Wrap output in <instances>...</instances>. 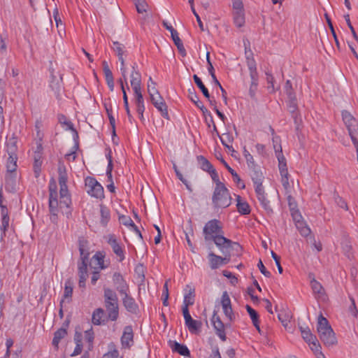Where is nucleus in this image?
Returning a JSON list of instances; mask_svg holds the SVG:
<instances>
[{"label": "nucleus", "instance_id": "obj_1", "mask_svg": "<svg viewBox=\"0 0 358 358\" xmlns=\"http://www.w3.org/2000/svg\"><path fill=\"white\" fill-rule=\"evenodd\" d=\"M215 187L212 196V203L215 209L226 208L231 203L230 193L224 185Z\"/></svg>", "mask_w": 358, "mask_h": 358}, {"label": "nucleus", "instance_id": "obj_2", "mask_svg": "<svg viewBox=\"0 0 358 358\" xmlns=\"http://www.w3.org/2000/svg\"><path fill=\"white\" fill-rule=\"evenodd\" d=\"M149 81L153 85L152 87H151V85H148V94L152 103L161 113L162 115L164 118L169 119L167 106L163 97L160 95L159 91L156 88L157 83L151 77L149 78Z\"/></svg>", "mask_w": 358, "mask_h": 358}, {"label": "nucleus", "instance_id": "obj_3", "mask_svg": "<svg viewBox=\"0 0 358 358\" xmlns=\"http://www.w3.org/2000/svg\"><path fill=\"white\" fill-rule=\"evenodd\" d=\"M203 234L206 242H212L215 236L224 234L220 221L216 219L209 220L203 229Z\"/></svg>", "mask_w": 358, "mask_h": 358}, {"label": "nucleus", "instance_id": "obj_4", "mask_svg": "<svg viewBox=\"0 0 358 358\" xmlns=\"http://www.w3.org/2000/svg\"><path fill=\"white\" fill-rule=\"evenodd\" d=\"M85 184L89 195L100 200L104 198L103 187L94 178L87 176L85 180Z\"/></svg>", "mask_w": 358, "mask_h": 358}, {"label": "nucleus", "instance_id": "obj_5", "mask_svg": "<svg viewBox=\"0 0 358 358\" xmlns=\"http://www.w3.org/2000/svg\"><path fill=\"white\" fill-rule=\"evenodd\" d=\"M221 305L225 316L232 322L235 320V314L233 311L231 299L227 291L222 293L221 298Z\"/></svg>", "mask_w": 358, "mask_h": 358}, {"label": "nucleus", "instance_id": "obj_6", "mask_svg": "<svg viewBox=\"0 0 358 358\" xmlns=\"http://www.w3.org/2000/svg\"><path fill=\"white\" fill-rule=\"evenodd\" d=\"M120 340L123 348L129 349L133 345L134 331L131 325L126 326L124 328L123 334Z\"/></svg>", "mask_w": 358, "mask_h": 358}, {"label": "nucleus", "instance_id": "obj_7", "mask_svg": "<svg viewBox=\"0 0 358 358\" xmlns=\"http://www.w3.org/2000/svg\"><path fill=\"white\" fill-rule=\"evenodd\" d=\"M113 282L115 289L120 294H125V292H128L129 285L120 273H114L113 275Z\"/></svg>", "mask_w": 358, "mask_h": 358}, {"label": "nucleus", "instance_id": "obj_8", "mask_svg": "<svg viewBox=\"0 0 358 358\" xmlns=\"http://www.w3.org/2000/svg\"><path fill=\"white\" fill-rule=\"evenodd\" d=\"M212 323L215 329L216 334L220 337L222 341H225L227 339L226 334L224 331V324L220 320V317L217 315L216 312L214 311L212 317Z\"/></svg>", "mask_w": 358, "mask_h": 358}, {"label": "nucleus", "instance_id": "obj_9", "mask_svg": "<svg viewBox=\"0 0 358 358\" xmlns=\"http://www.w3.org/2000/svg\"><path fill=\"white\" fill-rule=\"evenodd\" d=\"M321 341L327 346H333L337 343V339L335 336L332 328L327 329V331H323L318 333Z\"/></svg>", "mask_w": 358, "mask_h": 358}, {"label": "nucleus", "instance_id": "obj_10", "mask_svg": "<svg viewBox=\"0 0 358 358\" xmlns=\"http://www.w3.org/2000/svg\"><path fill=\"white\" fill-rule=\"evenodd\" d=\"M223 234H220L219 235L215 236L213 239H212V241L215 243L216 246L219 248L223 254H225L229 249L231 241L225 238Z\"/></svg>", "mask_w": 358, "mask_h": 358}, {"label": "nucleus", "instance_id": "obj_11", "mask_svg": "<svg viewBox=\"0 0 358 358\" xmlns=\"http://www.w3.org/2000/svg\"><path fill=\"white\" fill-rule=\"evenodd\" d=\"M17 185V172L6 171L5 174V189L9 192H15Z\"/></svg>", "mask_w": 358, "mask_h": 358}, {"label": "nucleus", "instance_id": "obj_12", "mask_svg": "<svg viewBox=\"0 0 358 358\" xmlns=\"http://www.w3.org/2000/svg\"><path fill=\"white\" fill-rule=\"evenodd\" d=\"M122 295L124 296L122 298V303L126 310L132 314H136L138 311V306L136 303L135 299L129 295L127 292H125V294Z\"/></svg>", "mask_w": 358, "mask_h": 358}, {"label": "nucleus", "instance_id": "obj_13", "mask_svg": "<svg viewBox=\"0 0 358 358\" xmlns=\"http://www.w3.org/2000/svg\"><path fill=\"white\" fill-rule=\"evenodd\" d=\"M108 243L111 246L113 252L119 257V262H122L125 257L124 252L115 237L114 236H110Z\"/></svg>", "mask_w": 358, "mask_h": 358}, {"label": "nucleus", "instance_id": "obj_14", "mask_svg": "<svg viewBox=\"0 0 358 358\" xmlns=\"http://www.w3.org/2000/svg\"><path fill=\"white\" fill-rule=\"evenodd\" d=\"M104 306L108 313V318L111 321H116L119 317V304L118 303H106Z\"/></svg>", "mask_w": 358, "mask_h": 358}, {"label": "nucleus", "instance_id": "obj_15", "mask_svg": "<svg viewBox=\"0 0 358 358\" xmlns=\"http://www.w3.org/2000/svg\"><path fill=\"white\" fill-rule=\"evenodd\" d=\"M136 67L137 64L136 63H134L132 66L133 71L130 76V83L133 90L141 89V75L138 71L136 70Z\"/></svg>", "mask_w": 358, "mask_h": 358}, {"label": "nucleus", "instance_id": "obj_16", "mask_svg": "<svg viewBox=\"0 0 358 358\" xmlns=\"http://www.w3.org/2000/svg\"><path fill=\"white\" fill-rule=\"evenodd\" d=\"M91 264H94L92 268L95 270H102L108 267V266L104 264V255L101 252H96L91 259Z\"/></svg>", "mask_w": 358, "mask_h": 358}, {"label": "nucleus", "instance_id": "obj_17", "mask_svg": "<svg viewBox=\"0 0 358 358\" xmlns=\"http://www.w3.org/2000/svg\"><path fill=\"white\" fill-rule=\"evenodd\" d=\"M169 344L173 352H176L180 355L190 356V352L186 345L171 341H169Z\"/></svg>", "mask_w": 358, "mask_h": 358}, {"label": "nucleus", "instance_id": "obj_18", "mask_svg": "<svg viewBox=\"0 0 358 358\" xmlns=\"http://www.w3.org/2000/svg\"><path fill=\"white\" fill-rule=\"evenodd\" d=\"M79 252L81 262H88L90 252L87 249V241L85 239L79 240Z\"/></svg>", "mask_w": 358, "mask_h": 358}, {"label": "nucleus", "instance_id": "obj_19", "mask_svg": "<svg viewBox=\"0 0 358 358\" xmlns=\"http://www.w3.org/2000/svg\"><path fill=\"white\" fill-rule=\"evenodd\" d=\"M2 189L0 188V207L1 214V222H3L4 227H8L9 225V215L8 210L6 206L2 203Z\"/></svg>", "mask_w": 358, "mask_h": 358}, {"label": "nucleus", "instance_id": "obj_20", "mask_svg": "<svg viewBox=\"0 0 358 358\" xmlns=\"http://www.w3.org/2000/svg\"><path fill=\"white\" fill-rule=\"evenodd\" d=\"M105 312L103 308H99L94 310L92 317V322L94 325H101L104 324L105 320L103 319Z\"/></svg>", "mask_w": 358, "mask_h": 358}, {"label": "nucleus", "instance_id": "obj_21", "mask_svg": "<svg viewBox=\"0 0 358 358\" xmlns=\"http://www.w3.org/2000/svg\"><path fill=\"white\" fill-rule=\"evenodd\" d=\"M237 201V210L241 215H248L250 213V207L249 204L245 201H243L241 196H236Z\"/></svg>", "mask_w": 358, "mask_h": 358}, {"label": "nucleus", "instance_id": "obj_22", "mask_svg": "<svg viewBox=\"0 0 358 358\" xmlns=\"http://www.w3.org/2000/svg\"><path fill=\"white\" fill-rule=\"evenodd\" d=\"M100 223L103 227H106L110 219V210L103 204L100 205Z\"/></svg>", "mask_w": 358, "mask_h": 358}, {"label": "nucleus", "instance_id": "obj_23", "mask_svg": "<svg viewBox=\"0 0 358 358\" xmlns=\"http://www.w3.org/2000/svg\"><path fill=\"white\" fill-rule=\"evenodd\" d=\"M278 154L276 156L278 160V167L280 170V175H289L288 170L287 168L286 159L282 155V152L280 149L278 150Z\"/></svg>", "mask_w": 358, "mask_h": 358}, {"label": "nucleus", "instance_id": "obj_24", "mask_svg": "<svg viewBox=\"0 0 358 358\" xmlns=\"http://www.w3.org/2000/svg\"><path fill=\"white\" fill-rule=\"evenodd\" d=\"M311 288L316 298H323L325 295V290L322 285L316 280L313 279L310 282Z\"/></svg>", "mask_w": 358, "mask_h": 358}, {"label": "nucleus", "instance_id": "obj_25", "mask_svg": "<svg viewBox=\"0 0 358 358\" xmlns=\"http://www.w3.org/2000/svg\"><path fill=\"white\" fill-rule=\"evenodd\" d=\"M104 303H118V297L115 291L110 288L103 289Z\"/></svg>", "mask_w": 358, "mask_h": 358}, {"label": "nucleus", "instance_id": "obj_26", "mask_svg": "<svg viewBox=\"0 0 358 358\" xmlns=\"http://www.w3.org/2000/svg\"><path fill=\"white\" fill-rule=\"evenodd\" d=\"M104 106L106 110V113L108 115V117L109 119L110 124L112 127V132H113V141H115V137H116V132H115V120L112 114V106L110 103H104Z\"/></svg>", "mask_w": 358, "mask_h": 358}, {"label": "nucleus", "instance_id": "obj_27", "mask_svg": "<svg viewBox=\"0 0 358 358\" xmlns=\"http://www.w3.org/2000/svg\"><path fill=\"white\" fill-rule=\"evenodd\" d=\"M185 325L188 328V330L192 334H196L199 331L201 328L202 323L200 321L195 320L192 317L185 322Z\"/></svg>", "mask_w": 358, "mask_h": 358}, {"label": "nucleus", "instance_id": "obj_28", "mask_svg": "<svg viewBox=\"0 0 358 358\" xmlns=\"http://www.w3.org/2000/svg\"><path fill=\"white\" fill-rule=\"evenodd\" d=\"M219 138H220L222 145L225 148H227L229 151L236 152V150L230 145L234 141V138L230 133H224L222 136H220Z\"/></svg>", "mask_w": 358, "mask_h": 358}, {"label": "nucleus", "instance_id": "obj_29", "mask_svg": "<svg viewBox=\"0 0 358 358\" xmlns=\"http://www.w3.org/2000/svg\"><path fill=\"white\" fill-rule=\"evenodd\" d=\"M342 117L344 123L345 124L349 134L351 135L352 127L354 126V124L355 123V119L353 117V116L348 111H343L342 113Z\"/></svg>", "mask_w": 358, "mask_h": 358}, {"label": "nucleus", "instance_id": "obj_30", "mask_svg": "<svg viewBox=\"0 0 358 358\" xmlns=\"http://www.w3.org/2000/svg\"><path fill=\"white\" fill-rule=\"evenodd\" d=\"M299 329L302 338L308 345H311V343L317 340L316 336L311 333L308 327L303 328L300 327Z\"/></svg>", "mask_w": 358, "mask_h": 358}, {"label": "nucleus", "instance_id": "obj_31", "mask_svg": "<svg viewBox=\"0 0 358 358\" xmlns=\"http://www.w3.org/2000/svg\"><path fill=\"white\" fill-rule=\"evenodd\" d=\"M171 38L174 42V44L176 45L178 52L180 54L182 57H185L187 55V52L185 50V48L183 45V43L182 41L180 40V37L178 36V31H174V34H173V36H171Z\"/></svg>", "mask_w": 358, "mask_h": 358}, {"label": "nucleus", "instance_id": "obj_32", "mask_svg": "<svg viewBox=\"0 0 358 358\" xmlns=\"http://www.w3.org/2000/svg\"><path fill=\"white\" fill-rule=\"evenodd\" d=\"M58 181L59 186L67 185L68 176L66 173V166L64 164H59L58 166Z\"/></svg>", "mask_w": 358, "mask_h": 358}, {"label": "nucleus", "instance_id": "obj_33", "mask_svg": "<svg viewBox=\"0 0 358 358\" xmlns=\"http://www.w3.org/2000/svg\"><path fill=\"white\" fill-rule=\"evenodd\" d=\"M234 22L238 27H241L245 24L244 10H234L233 13Z\"/></svg>", "mask_w": 358, "mask_h": 358}, {"label": "nucleus", "instance_id": "obj_34", "mask_svg": "<svg viewBox=\"0 0 358 358\" xmlns=\"http://www.w3.org/2000/svg\"><path fill=\"white\" fill-rule=\"evenodd\" d=\"M197 161L200 168L204 171L209 173L214 169L211 163L202 155L197 156Z\"/></svg>", "mask_w": 358, "mask_h": 358}, {"label": "nucleus", "instance_id": "obj_35", "mask_svg": "<svg viewBox=\"0 0 358 358\" xmlns=\"http://www.w3.org/2000/svg\"><path fill=\"white\" fill-rule=\"evenodd\" d=\"M208 257L211 269H217L221 266L220 256L211 252L208 254Z\"/></svg>", "mask_w": 358, "mask_h": 358}, {"label": "nucleus", "instance_id": "obj_36", "mask_svg": "<svg viewBox=\"0 0 358 358\" xmlns=\"http://www.w3.org/2000/svg\"><path fill=\"white\" fill-rule=\"evenodd\" d=\"M250 171L251 178L254 184L263 182L264 177L259 166L255 167V169H250Z\"/></svg>", "mask_w": 358, "mask_h": 358}, {"label": "nucleus", "instance_id": "obj_37", "mask_svg": "<svg viewBox=\"0 0 358 358\" xmlns=\"http://www.w3.org/2000/svg\"><path fill=\"white\" fill-rule=\"evenodd\" d=\"M8 158L6 164V171L8 172H17V155H8Z\"/></svg>", "mask_w": 358, "mask_h": 358}, {"label": "nucleus", "instance_id": "obj_38", "mask_svg": "<svg viewBox=\"0 0 358 358\" xmlns=\"http://www.w3.org/2000/svg\"><path fill=\"white\" fill-rule=\"evenodd\" d=\"M67 334V331L64 328H60L57 331H56L54 334V338L52 339V345L58 348V345L60 341L66 336Z\"/></svg>", "mask_w": 358, "mask_h": 358}, {"label": "nucleus", "instance_id": "obj_39", "mask_svg": "<svg viewBox=\"0 0 358 358\" xmlns=\"http://www.w3.org/2000/svg\"><path fill=\"white\" fill-rule=\"evenodd\" d=\"M73 283L71 281V280L68 279L65 282L64 292V295H63L62 299L64 300V299H69L68 301H70L72 294H73Z\"/></svg>", "mask_w": 358, "mask_h": 358}, {"label": "nucleus", "instance_id": "obj_40", "mask_svg": "<svg viewBox=\"0 0 358 358\" xmlns=\"http://www.w3.org/2000/svg\"><path fill=\"white\" fill-rule=\"evenodd\" d=\"M327 329H331V327L329 324V322L327 318L323 317L322 314L321 313L318 317L317 331L318 333H320L323 331H327Z\"/></svg>", "mask_w": 358, "mask_h": 358}, {"label": "nucleus", "instance_id": "obj_41", "mask_svg": "<svg viewBox=\"0 0 358 358\" xmlns=\"http://www.w3.org/2000/svg\"><path fill=\"white\" fill-rule=\"evenodd\" d=\"M288 99H289V101L287 103L288 110L292 114V117L296 120V117H297L296 112H297V108H298L296 96H294L293 98L288 97Z\"/></svg>", "mask_w": 358, "mask_h": 358}, {"label": "nucleus", "instance_id": "obj_42", "mask_svg": "<svg viewBox=\"0 0 358 358\" xmlns=\"http://www.w3.org/2000/svg\"><path fill=\"white\" fill-rule=\"evenodd\" d=\"M6 150L8 155H17V141L15 138H10L6 143Z\"/></svg>", "mask_w": 358, "mask_h": 358}, {"label": "nucleus", "instance_id": "obj_43", "mask_svg": "<svg viewBox=\"0 0 358 358\" xmlns=\"http://www.w3.org/2000/svg\"><path fill=\"white\" fill-rule=\"evenodd\" d=\"M217 159L220 160L221 163L224 166V167L231 174L234 181L236 183H237L238 185H239L241 182V179L239 177V176L238 175V173L233 169H231L229 166V165L226 162V161L222 157H221L220 159L219 157H217Z\"/></svg>", "mask_w": 358, "mask_h": 358}, {"label": "nucleus", "instance_id": "obj_44", "mask_svg": "<svg viewBox=\"0 0 358 358\" xmlns=\"http://www.w3.org/2000/svg\"><path fill=\"white\" fill-rule=\"evenodd\" d=\"M193 79L194 80V83L197 85V87L201 90V92L203 93V96L206 99H210V94L208 92V90L204 84L203 83L202 80L199 77H198L196 75L193 76Z\"/></svg>", "mask_w": 358, "mask_h": 358}, {"label": "nucleus", "instance_id": "obj_45", "mask_svg": "<svg viewBox=\"0 0 358 358\" xmlns=\"http://www.w3.org/2000/svg\"><path fill=\"white\" fill-rule=\"evenodd\" d=\"M59 202L57 196H52V194L49 196V212L50 213H58L59 212Z\"/></svg>", "mask_w": 358, "mask_h": 358}, {"label": "nucleus", "instance_id": "obj_46", "mask_svg": "<svg viewBox=\"0 0 358 358\" xmlns=\"http://www.w3.org/2000/svg\"><path fill=\"white\" fill-rule=\"evenodd\" d=\"M108 348L109 351L103 355V358H121L119 357V352L113 343L109 344Z\"/></svg>", "mask_w": 358, "mask_h": 358}, {"label": "nucleus", "instance_id": "obj_47", "mask_svg": "<svg viewBox=\"0 0 358 358\" xmlns=\"http://www.w3.org/2000/svg\"><path fill=\"white\" fill-rule=\"evenodd\" d=\"M103 73L105 76L106 83H107L109 89L110 90V91H113V90H114V78H113L112 71H110V69L103 70Z\"/></svg>", "mask_w": 358, "mask_h": 358}, {"label": "nucleus", "instance_id": "obj_48", "mask_svg": "<svg viewBox=\"0 0 358 358\" xmlns=\"http://www.w3.org/2000/svg\"><path fill=\"white\" fill-rule=\"evenodd\" d=\"M270 130L273 135L272 141L273 144V148L275 150V155L278 156V152L277 151L278 149H280L281 152H282V146L280 145V138L279 136L275 135L274 129L271 127H270Z\"/></svg>", "mask_w": 358, "mask_h": 358}, {"label": "nucleus", "instance_id": "obj_49", "mask_svg": "<svg viewBox=\"0 0 358 358\" xmlns=\"http://www.w3.org/2000/svg\"><path fill=\"white\" fill-rule=\"evenodd\" d=\"M312 351L314 352L315 356L317 358H325L324 354L321 351V346L317 341H313L311 343V345H309Z\"/></svg>", "mask_w": 358, "mask_h": 358}, {"label": "nucleus", "instance_id": "obj_50", "mask_svg": "<svg viewBox=\"0 0 358 358\" xmlns=\"http://www.w3.org/2000/svg\"><path fill=\"white\" fill-rule=\"evenodd\" d=\"M194 289H190L189 293L184 296L183 306H189L194 303Z\"/></svg>", "mask_w": 358, "mask_h": 358}, {"label": "nucleus", "instance_id": "obj_51", "mask_svg": "<svg viewBox=\"0 0 358 358\" xmlns=\"http://www.w3.org/2000/svg\"><path fill=\"white\" fill-rule=\"evenodd\" d=\"M324 16H325L327 22L328 24V26H329V29L331 30V34H332V35L334 36V38L336 47L338 48V49H340V43L338 41L335 29L334 28L333 24L331 22V18L329 17V16L327 13L324 15Z\"/></svg>", "mask_w": 358, "mask_h": 358}, {"label": "nucleus", "instance_id": "obj_52", "mask_svg": "<svg viewBox=\"0 0 358 358\" xmlns=\"http://www.w3.org/2000/svg\"><path fill=\"white\" fill-rule=\"evenodd\" d=\"M251 78V84L249 90V92L251 96H254L255 94V92L257 89L258 85V74L257 75H250Z\"/></svg>", "mask_w": 358, "mask_h": 358}, {"label": "nucleus", "instance_id": "obj_53", "mask_svg": "<svg viewBox=\"0 0 358 358\" xmlns=\"http://www.w3.org/2000/svg\"><path fill=\"white\" fill-rule=\"evenodd\" d=\"M41 164L42 162L41 160L40 155H36L34 156V170L36 178L38 177L40 174Z\"/></svg>", "mask_w": 358, "mask_h": 358}, {"label": "nucleus", "instance_id": "obj_54", "mask_svg": "<svg viewBox=\"0 0 358 358\" xmlns=\"http://www.w3.org/2000/svg\"><path fill=\"white\" fill-rule=\"evenodd\" d=\"M136 10L138 13H143L146 12L147 8L148 7L145 0H139L134 2Z\"/></svg>", "mask_w": 358, "mask_h": 358}, {"label": "nucleus", "instance_id": "obj_55", "mask_svg": "<svg viewBox=\"0 0 358 358\" xmlns=\"http://www.w3.org/2000/svg\"><path fill=\"white\" fill-rule=\"evenodd\" d=\"M246 310L252 320V324L259 321V314L250 306L246 305Z\"/></svg>", "mask_w": 358, "mask_h": 358}, {"label": "nucleus", "instance_id": "obj_56", "mask_svg": "<svg viewBox=\"0 0 358 358\" xmlns=\"http://www.w3.org/2000/svg\"><path fill=\"white\" fill-rule=\"evenodd\" d=\"M134 103L136 105L144 103V99L143 97V94L141 92V89H134Z\"/></svg>", "mask_w": 358, "mask_h": 358}, {"label": "nucleus", "instance_id": "obj_57", "mask_svg": "<svg viewBox=\"0 0 358 358\" xmlns=\"http://www.w3.org/2000/svg\"><path fill=\"white\" fill-rule=\"evenodd\" d=\"M259 201L260 203L262 204V207L268 212L271 213L272 212V208L270 206V202L266 198L265 195L262 196L257 198Z\"/></svg>", "mask_w": 358, "mask_h": 358}, {"label": "nucleus", "instance_id": "obj_58", "mask_svg": "<svg viewBox=\"0 0 358 358\" xmlns=\"http://www.w3.org/2000/svg\"><path fill=\"white\" fill-rule=\"evenodd\" d=\"M120 222L124 226L132 227L135 224L129 216L120 215L119 217Z\"/></svg>", "mask_w": 358, "mask_h": 358}, {"label": "nucleus", "instance_id": "obj_59", "mask_svg": "<svg viewBox=\"0 0 358 358\" xmlns=\"http://www.w3.org/2000/svg\"><path fill=\"white\" fill-rule=\"evenodd\" d=\"M247 59H248V69H249V71H250V75H257L258 74L257 73V68H256V63H255V61L253 59H249L248 57H247Z\"/></svg>", "mask_w": 358, "mask_h": 358}, {"label": "nucleus", "instance_id": "obj_60", "mask_svg": "<svg viewBox=\"0 0 358 358\" xmlns=\"http://www.w3.org/2000/svg\"><path fill=\"white\" fill-rule=\"evenodd\" d=\"M78 275L88 277L87 263L80 262L78 264Z\"/></svg>", "mask_w": 358, "mask_h": 358}, {"label": "nucleus", "instance_id": "obj_61", "mask_svg": "<svg viewBox=\"0 0 358 358\" xmlns=\"http://www.w3.org/2000/svg\"><path fill=\"white\" fill-rule=\"evenodd\" d=\"M285 92L288 97H294L295 96V93L292 88V85L290 80H287L285 85Z\"/></svg>", "mask_w": 358, "mask_h": 358}, {"label": "nucleus", "instance_id": "obj_62", "mask_svg": "<svg viewBox=\"0 0 358 358\" xmlns=\"http://www.w3.org/2000/svg\"><path fill=\"white\" fill-rule=\"evenodd\" d=\"M113 43V46L112 47V48L117 54V56L118 57L120 55H123L124 45L117 41H114Z\"/></svg>", "mask_w": 358, "mask_h": 358}, {"label": "nucleus", "instance_id": "obj_63", "mask_svg": "<svg viewBox=\"0 0 358 358\" xmlns=\"http://www.w3.org/2000/svg\"><path fill=\"white\" fill-rule=\"evenodd\" d=\"M344 18L346 21V23L348 26V27L350 28V31H351V33L352 34V36L353 38L358 41V36L353 27V26L351 24V22H350V15L349 14H346L344 15Z\"/></svg>", "mask_w": 358, "mask_h": 358}, {"label": "nucleus", "instance_id": "obj_64", "mask_svg": "<svg viewBox=\"0 0 358 358\" xmlns=\"http://www.w3.org/2000/svg\"><path fill=\"white\" fill-rule=\"evenodd\" d=\"M209 173L210 175L212 180L215 183V187H220L219 185H224V184L220 180L218 174L215 169L211 170V171H210Z\"/></svg>", "mask_w": 358, "mask_h": 358}]
</instances>
